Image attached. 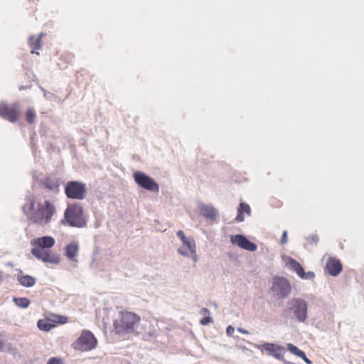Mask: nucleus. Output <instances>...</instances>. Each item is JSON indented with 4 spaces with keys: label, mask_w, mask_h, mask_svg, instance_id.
Listing matches in <instances>:
<instances>
[{
    "label": "nucleus",
    "mask_w": 364,
    "mask_h": 364,
    "mask_svg": "<svg viewBox=\"0 0 364 364\" xmlns=\"http://www.w3.org/2000/svg\"><path fill=\"white\" fill-rule=\"evenodd\" d=\"M47 364H63V363L62 359L57 357H53L48 360Z\"/></svg>",
    "instance_id": "29"
},
{
    "label": "nucleus",
    "mask_w": 364,
    "mask_h": 364,
    "mask_svg": "<svg viewBox=\"0 0 364 364\" xmlns=\"http://www.w3.org/2000/svg\"><path fill=\"white\" fill-rule=\"evenodd\" d=\"M64 218L70 227L82 228L87 225V219L80 203L68 204L64 212Z\"/></svg>",
    "instance_id": "2"
},
{
    "label": "nucleus",
    "mask_w": 364,
    "mask_h": 364,
    "mask_svg": "<svg viewBox=\"0 0 364 364\" xmlns=\"http://www.w3.org/2000/svg\"><path fill=\"white\" fill-rule=\"evenodd\" d=\"M198 209L200 215L206 219L214 220L218 214L217 209L213 205H208L205 203L199 204Z\"/></svg>",
    "instance_id": "19"
},
{
    "label": "nucleus",
    "mask_w": 364,
    "mask_h": 364,
    "mask_svg": "<svg viewBox=\"0 0 364 364\" xmlns=\"http://www.w3.org/2000/svg\"><path fill=\"white\" fill-rule=\"evenodd\" d=\"M17 280L21 285L25 287H31L35 285L36 279L30 275H23L22 270H19L17 274Z\"/></svg>",
    "instance_id": "20"
},
{
    "label": "nucleus",
    "mask_w": 364,
    "mask_h": 364,
    "mask_svg": "<svg viewBox=\"0 0 364 364\" xmlns=\"http://www.w3.org/2000/svg\"><path fill=\"white\" fill-rule=\"evenodd\" d=\"M13 301L18 307L21 309H26L30 304V301L26 297H14Z\"/></svg>",
    "instance_id": "21"
},
{
    "label": "nucleus",
    "mask_w": 364,
    "mask_h": 364,
    "mask_svg": "<svg viewBox=\"0 0 364 364\" xmlns=\"http://www.w3.org/2000/svg\"><path fill=\"white\" fill-rule=\"evenodd\" d=\"M43 36V33H41L38 38H35L33 36H31L29 37V45L34 50V49H40L41 48V44H40V37Z\"/></svg>",
    "instance_id": "23"
},
{
    "label": "nucleus",
    "mask_w": 364,
    "mask_h": 364,
    "mask_svg": "<svg viewBox=\"0 0 364 364\" xmlns=\"http://www.w3.org/2000/svg\"><path fill=\"white\" fill-rule=\"evenodd\" d=\"M287 348L291 353L295 355H299V353L301 351V350L297 346H294L292 343H287Z\"/></svg>",
    "instance_id": "27"
},
{
    "label": "nucleus",
    "mask_w": 364,
    "mask_h": 364,
    "mask_svg": "<svg viewBox=\"0 0 364 364\" xmlns=\"http://www.w3.org/2000/svg\"><path fill=\"white\" fill-rule=\"evenodd\" d=\"M135 183L145 190L157 193L159 191V184L145 173L138 171L133 173Z\"/></svg>",
    "instance_id": "7"
},
{
    "label": "nucleus",
    "mask_w": 364,
    "mask_h": 364,
    "mask_svg": "<svg viewBox=\"0 0 364 364\" xmlns=\"http://www.w3.org/2000/svg\"><path fill=\"white\" fill-rule=\"evenodd\" d=\"M22 210L28 220L40 225L49 224L55 213V208L50 200L36 201L31 194L26 196Z\"/></svg>",
    "instance_id": "1"
},
{
    "label": "nucleus",
    "mask_w": 364,
    "mask_h": 364,
    "mask_svg": "<svg viewBox=\"0 0 364 364\" xmlns=\"http://www.w3.org/2000/svg\"><path fill=\"white\" fill-rule=\"evenodd\" d=\"M271 289L278 299H284L291 292V286L285 277H275Z\"/></svg>",
    "instance_id": "6"
},
{
    "label": "nucleus",
    "mask_w": 364,
    "mask_h": 364,
    "mask_svg": "<svg viewBox=\"0 0 364 364\" xmlns=\"http://www.w3.org/2000/svg\"><path fill=\"white\" fill-rule=\"evenodd\" d=\"M326 268L330 275L336 277L341 272L343 267L339 259L330 257L326 263Z\"/></svg>",
    "instance_id": "18"
},
{
    "label": "nucleus",
    "mask_w": 364,
    "mask_h": 364,
    "mask_svg": "<svg viewBox=\"0 0 364 364\" xmlns=\"http://www.w3.org/2000/svg\"><path fill=\"white\" fill-rule=\"evenodd\" d=\"M235 332V328L232 326H228L226 328V334L227 336L231 337L233 336Z\"/></svg>",
    "instance_id": "32"
},
{
    "label": "nucleus",
    "mask_w": 364,
    "mask_h": 364,
    "mask_svg": "<svg viewBox=\"0 0 364 364\" xmlns=\"http://www.w3.org/2000/svg\"><path fill=\"white\" fill-rule=\"evenodd\" d=\"M97 343L93 333L90 331L84 330L73 346L75 349L85 351L95 348Z\"/></svg>",
    "instance_id": "8"
},
{
    "label": "nucleus",
    "mask_w": 364,
    "mask_h": 364,
    "mask_svg": "<svg viewBox=\"0 0 364 364\" xmlns=\"http://www.w3.org/2000/svg\"><path fill=\"white\" fill-rule=\"evenodd\" d=\"M235 220L237 223L243 222L245 220L244 214L240 210H237V216Z\"/></svg>",
    "instance_id": "31"
},
{
    "label": "nucleus",
    "mask_w": 364,
    "mask_h": 364,
    "mask_svg": "<svg viewBox=\"0 0 364 364\" xmlns=\"http://www.w3.org/2000/svg\"><path fill=\"white\" fill-rule=\"evenodd\" d=\"M3 280H4V277H3L2 274H1V272L0 271V283L2 282Z\"/></svg>",
    "instance_id": "43"
},
{
    "label": "nucleus",
    "mask_w": 364,
    "mask_h": 364,
    "mask_svg": "<svg viewBox=\"0 0 364 364\" xmlns=\"http://www.w3.org/2000/svg\"><path fill=\"white\" fill-rule=\"evenodd\" d=\"M296 356L301 358L302 360H304V358H306V355L305 354V353L301 350V351L299 353V355H297Z\"/></svg>",
    "instance_id": "36"
},
{
    "label": "nucleus",
    "mask_w": 364,
    "mask_h": 364,
    "mask_svg": "<svg viewBox=\"0 0 364 364\" xmlns=\"http://www.w3.org/2000/svg\"><path fill=\"white\" fill-rule=\"evenodd\" d=\"M31 253L38 259L44 262L50 264H58L60 257L58 255L52 254L48 250H41L39 248H32Z\"/></svg>",
    "instance_id": "9"
},
{
    "label": "nucleus",
    "mask_w": 364,
    "mask_h": 364,
    "mask_svg": "<svg viewBox=\"0 0 364 364\" xmlns=\"http://www.w3.org/2000/svg\"><path fill=\"white\" fill-rule=\"evenodd\" d=\"M18 108L16 104L9 107L6 103L2 102L0 104V117L11 122H14L18 117Z\"/></svg>",
    "instance_id": "10"
},
{
    "label": "nucleus",
    "mask_w": 364,
    "mask_h": 364,
    "mask_svg": "<svg viewBox=\"0 0 364 364\" xmlns=\"http://www.w3.org/2000/svg\"><path fill=\"white\" fill-rule=\"evenodd\" d=\"M287 264L302 279H311L315 277L313 272L309 271L306 272L300 263L291 257H288Z\"/></svg>",
    "instance_id": "12"
},
{
    "label": "nucleus",
    "mask_w": 364,
    "mask_h": 364,
    "mask_svg": "<svg viewBox=\"0 0 364 364\" xmlns=\"http://www.w3.org/2000/svg\"><path fill=\"white\" fill-rule=\"evenodd\" d=\"M237 331L243 334H248L249 331L246 329H244L241 327L237 328Z\"/></svg>",
    "instance_id": "37"
},
{
    "label": "nucleus",
    "mask_w": 364,
    "mask_h": 364,
    "mask_svg": "<svg viewBox=\"0 0 364 364\" xmlns=\"http://www.w3.org/2000/svg\"><path fill=\"white\" fill-rule=\"evenodd\" d=\"M12 348L11 344L1 338H0V351L1 352H9Z\"/></svg>",
    "instance_id": "24"
},
{
    "label": "nucleus",
    "mask_w": 364,
    "mask_h": 364,
    "mask_svg": "<svg viewBox=\"0 0 364 364\" xmlns=\"http://www.w3.org/2000/svg\"><path fill=\"white\" fill-rule=\"evenodd\" d=\"M60 318H61V319H60V322L61 323H65L66 322V321H67V318H66V317H64V316H61Z\"/></svg>",
    "instance_id": "41"
},
{
    "label": "nucleus",
    "mask_w": 364,
    "mask_h": 364,
    "mask_svg": "<svg viewBox=\"0 0 364 364\" xmlns=\"http://www.w3.org/2000/svg\"><path fill=\"white\" fill-rule=\"evenodd\" d=\"M286 311L299 323H305L308 318V303L301 298H292L287 301Z\"/></svg>",
    "instance_id": "3"
},
{
    "label": "nucleus",
    "mask_w": 364,
    "mask_h": 364,
    "mask_svg": "<svg viewBox=\"0 0 364 364\" xmlns=\"http://www.w3.org/2000/svg\"><path fill=\"white\" fill-rule=\"evenodd\" d=\"M26 121L28 123L32 124H33L36 119V112L33 109L30 108L26 112Z\"/></svg>",
    "instance_id": "25"
},
{
    "label": "nucleus",
    "mask_w": 364,
    "mask_h": 364,
    "mask_svg": "<svg viewBox=\"0 0 364 364\" xmlns=\"http://www.w3.org/2000/svg\"><path fill=\"white\" fill-rule=\"evenodd\" d=\"M79 245L77 242L73 241L65 247L66 257L73 262H77V255L79 253Z\"/></svg>",
    "instance_id": "17"
},
{
    "label": "nucleus",
    "mask_w": 364,
    "mask_h": 364,
    "mask_svg": "<svg viewBox=\"0 0 364 364\" xmlns=\"http://www.w3.org/2000/svg\"><path fill=\"white\" fill-rule=\"evenodd\" d=\"M212 321L213 319L210 316H205L200 321V323L203 326H206Z\"/></svg>",
    "instance_id": "30"
},
{
    "label": "nucleus",
    "mask_w": 364,
    "mask_h": 364,
    "mask_svg": "<svg viewBox=\"0 0 364 364\" xmlns=\"http://www.w3.org/2000/svg\"><path fill=\"white\" fill-rule=\"evenodd\" d=\"M37 326L41 331H49L54 326V324L51 323L50 321L40 319L37 323Z\"/></svg>",
    "instance_id": "22"
},
{
    "label": "nucleus",
    "mask_w": 364,
    "mask_h": 364,
    "mask_svg": "<svg viewBox=\"0 0 364 364\" xmlns=\"http://www.w3.org/2000/svg\"><path fill=\"white\" fill-rule=\"evenodd\" d=\"M140 317L134 313L122 312L121 319L119 323H114V327L117 333H124L137 331Z\"/></svg>",
    "instance_id": "4"
},
{
    "label": "nucleus",
    "mask_w": 364,
    "mask_h": 364,
    "mask_svg": "<svg viewBox=\"0 0 364 364\" xmlns=\"http://www.w3.org/2000/svg\"><path fill=\"white\" fill-rule=\"evenodd\" d=\"M279 360L282 361L284 364H294L290 361H287L284 359V355L282 354V359H279Z\"/></svg>",
    "instance_id": "38"
},
{
    "label": "nucleus",
    "mask_w": 364,
    "mask_h": 364,
    "mask_svg": "<svg viewBox=\"0 0 364 364\" xmlns=\"http://www.w3.org/2000/svg\"><path fill=\"white\" fill-rule=\"evenodd\" d=\"M86 191V184L77 181H70L67 182L65 186V196L70 199H84Z\"/></svg>",
    "instance_id": "5"
},
{
    "label": "nucleus",
    "mask_w": 364,
    "mask_h": 364,
    "mask_svg": "<svg viewBox=\"0 0 364 364\" xmlns=\"http://www.w3.org/2000/svg\"><path fill=\"white\" fill-rule=\"evenodd\" d=\"M55 239L51 236H43L31 240L32 245L37 246L36 248L48 250L55 245Z\"/></svg>",
    "instance_id": "16"
},
{
    "label": "nucleus",
    "mask_w": 364,
    "mask_h": 364,
    "mask_svg": "<svg viewBox=\"0 0 364 364\" xmlns=\"http://www.w3.org/2000/svg\"><path fill=\"white\" fill-rule=\"evenodd\" d=\"M230 241L233 245H237L240 248L247 251L254 252L257 248V246L255 243L251 242L243 235L237 234L235 235H232L230 237Z\"/></svg>",
    "instance_id": "11"
},
{
    "label": "nucleus",
    "mask_w": 364,
    "mask_h": 364,
    "mask_svg": "<svg viewBox=\"0 0 364 364\" xmlns=\"http://www.w3.org/2000/svg\"><path fill=\"white\" fill-rule=\"evenodd\" d=\"M306 364H312V361L307 357L303 360Z\"/></svg>",
    "instance_id": "40"
},
{
    "label": "nucleus",
    "mask_w": 364,
    "mask_h": 364,
    "mask_svg": "<svg viewBox=\"0 0 364 364\" xmlns=\"http://www.w3.org/2000/svg\"><path fill=\"white\" fill-rule=\"evenodd\" d=\"M41 185L48 191L58 193L60 191V178L53 176H46L41 180Z\"/></svg>",
    "instance_id": "13"
},
{
    "label": "nucleus",
    "mask_w": 364,
    "mask_h": 364,
    "mask_svg": "<svg viewBox=\"0 0 364 364\" xmlns=\"http://www.w3.org/2000/svg\"><path fill=\"white\" fill-rule=\"evenodd\" d=\"M187 247L186 246H183L181 247H180L178 250V252L180 255H183V256H186V257H191V253L190 252V255L188 252V250H187Z\"/></svg>",
    "instance_id": "28"
},
{
    "label": "nucleus",
    "mask_w": 364,
    "mask_h": 364,
    "mask_svg": "<svg viewBox=\"0 0 364 364\" xmlns=\"http://www.w3.org/2000/svg\"><path fill=\"white\" fill-rule=\"evenodd\" d=\"M29 87H28V86H21V87H19V90H26V89H28Z\"/></svg>",
    "instance_id": "42"
},
{
    "label": "nucleus",
    "mask_w": 364,
    "mask_h": 364,
    "mask_svg": "<svg viewBox=\"0 0 364 364\" xmlns=\"http://www.w3.org/2000/svg\"><path fill=\"white\" fill-rule=\"evenodd\" d=\"M262 348L267 352L269 355L274 357L276 359L282 358V352L285 353V348L282 346L276 345L274 343H265L262 345Z\"/></svg>",
    "instance_id": "15"
},
{
    "label": "nucleus",
    "mask_w": 364,
    "mask_h": 364,
    "mask_svg": "<svg viewBox=\"0 0 364 364\" xmlns=\"http://www.w3.org/2000/svg\"><path fill=\"white\" fill-rule=\"evenodd\" d=\"M287 232L286 230H284L282 233V237L280 240V242H281V244L284 245V244L287 243Z\"/></svg>",
    "instance_id": "33"
},
{
    "label": "nucleus",
    "mask_w": 364,
    "mask_h": 364,
    "mask_svg": "<svg viewBox=\"0 0 364 364\" xmlns=\"http://www.w3.org/2000/svg\"><path fill=\"white\" fill-rule=\"evenodd\" d=\"M200 312H201L202 314H204V315L206 314H210V311L208 309H206V308H203L201 309Z\"/></svg>",
    "instance_id": "39"
},
{
    "label": "nucleus",
    "mask_w": 364,
    "mask_h": 364,
    "mask_svg": "<svg viewBox=\"0 0 364 364\" xmlns=\"http://www.w3.org/2000/svg\"><path fill=\"white\" fill-rule=\"evenodd\" d=\"M41 90L44 92V97L48 100H51L53 97V94L50 92H46L43 88H41Z\"/></svg>",
    "instance_id": "35"
},
{
    "label": "nucleus",
    "mask_w": 364,
    "mask_h": 364,
    "mask_svg": "<svg viewBox=\"0 0 364 364\" xmlns=\"http://www.w3.org/2000/svg\"><path fill=\"white\" fill-rule=\"evenodd\" d=\"M177 236L181 239L183 245L187 247L189 252L191 253V258L194 262L198 260L196 255V246L193 238H187L182 230H178L176 232Z\"/></svg>",
    "instance_id": "14"
},
{
    "label": "nucleus",
    "mask_w": 364,
    "mask_h": 364,
    "mask_svg": "<svg viewBox=\"0 0 364 364\" xmlns=\"http://www.w3.org/2000/svg\"><path fill=\"white\" fill-rule=\"evenodd\" d=\"M238 210H240L243 214L246 213L247 215H250L251 209L248 204L245 203H240L238 208Z\"/></svg>",
    "instance_id": "26"
},
{
    "label": "nucleus",
    "mask_w": 364,
    "mask_h": 364,
    "mask_svg": "<svg viewBox=\"0 0 364 364\" xmlns=\"http://www.w3.org/2000/svg\"><path fill=\"white\" fill-rule=\"evenodd\" d=\"M309 240L311 242H314L315 244H317V242H318V235H312L309 237Z\"/></svg>",
    "instance_id": "34"
}]
</instances>
